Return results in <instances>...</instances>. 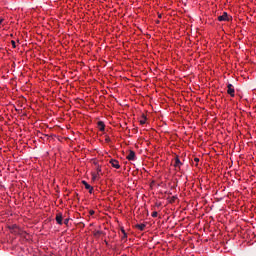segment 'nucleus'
<instances>
[{
	"label": "nucleus",
	"instance_id": "6ab92c4d",
	"mask_svg": "<svg viewBox=\"0 0 256 256\" xmlns=\"http://www.w3.org/2000/svg\"><path fill=\"white\" fill-rule=\"evenodd\" d=\"M97 173H101V167H97Z\"/></svg>",
	"mask_w": 256,
	"mask_h": 256
},
{
	"label": "nucleus",
	"instance_id": "7ed1b4c3",
	"mask_svg": "<svg viewBox=\"0 0 256 256\" xmlns=\"http://www.w3.org/2000/svg\"><path fill=\"white\" fill-rule=\"evenodd\" d=\"M135 158H136L135 151L130 150L129 154L126 156V159H128V161H135Z\"/></svg>",
	"mask_w": 256,
	"mask_h": 256
},
{
	"label": "nucleus",
	"instance_id": "aec40b11",
	"mask_svg": "<svg viewBox=\"0 0 256 256\" xmlns=\"http://www.w3.org/2000/svg\"><path fill=\"white\" fill-rule=\"evenodd\" d=\"M195 163H199V158H194Z\"/></svg>",
	"mask_w": 256,
	"mask_h": 256
},
{
	"label": "nucleus",
	"instance_id": "dca6fc26",
	"mask_svg": "<svg viewBox=\"0 0 256 256\" xmlns=\"http://www.w3.org/2000/svg\"><path fill=\"white\" fill-rule=\"evenodd\" d=\"M64 225H69V218H66V219L64 220Z\"/></svg>",
	"mask_w": 256,
	"mask_h": 256
},
{
	"label": "nucleus",
	"instance_id": "6e6552de",
	"mask_svg": "<svg viewBox=\"0 0 256 256\" xmlns=\"http://www.w3.org/2000/svg\"><path fill=\"white\" fill-rule=\"evenodd\" d=\"M97 126L99 131H105V122L104 121H98Z\"/></svg>",
	"mask_w": 256,
	"mask_h": 256
},
{
	"label": "nucleus",
	"instance_id": "f03ea898",
	"mask_svg": "<svg viewBox=\"0 0 256 256\" xmlns=\"http://www.w3.org/2000/svg\"><path fill=\"white\" fill-rule=\"evenodd\" d=\"M218 21H230L229 14H227V12H223V15L218 16Z\"/></svg>",
	"mask_w": 256,
	"mask_h": 256
},
{
	"label": "nucleus",
	"instance_id": "4be33fe9",
	"mask_svg": "<svg viewBox=\"0 0 256 256\" xmlns=\"http://www.w3.org/2000/svg\"><path fill=\"white\" fill-rule=\"evenodd\" d=\"M97 178V175H93V179H96Z\"/></svg>",
	"mask_w": 256,
	"mask_h": 256
},
{
	"label": "nucleus",
	"instance_id": "2eb2a0df",
	"mask_svg": "<svg viewBox=\"0 0 256 256\" xmlns=\"http://www.w3.org/2000/svg\"><path fill=\"white\" fill-rule=\"evenodd\" d=\"M121 232H122V234L124 235V237H127V232H125V229H121Z\"/></svg>",
	"mask_w": 256,
	"mask_h": 256
},
{
	"label": "nucleus",
	"instance_id": "20e7f679",
	"mask_svg": "<svg viewBox=\"0 0 256 256\" xmlns=\"http://www.w3.org/2000/svg\"><path fill=\"white\" fill-rule=\"evenodd\" d=\"M110 164L112 165V167H114V169H121V165H119V161L118 160L111 159L110 160Z\"/></svg>",
	"mask_w": 256,
	"mask_h": 256
},
{
	"label": "nucleus",
	"instance_id": "9d476101",
	"mask_svg": "<svg viewBox=\"0 0 256 256\" xmlns=\"http://www.w3.org/2000/svg\"><path fill=\"white\" fill-rule=\"evenodd\" d=\"M146 121H147V117H145V115H143V119L140 120V125H145Z\"/></svg>",
	"mask_w": 256,
	"mask_h": 256
},
{
	"label": "nucleus",
	"instance_id": "423d86ee",
	"mask_svg": "<svg viewBox=\"0 0 256 256\" xmlns=\"http://www.w3.org/2000/svg\"><path fill=\"white\" fill-rule=\"evenodd\" d=\"M82 184L84 185L85 189L89 191V193H93V186H90L89 183H87V181L83 180Z\"/></svg>",
	"mask_w": 256,
	"mask_h": 256
},
{
	"label": "nucleus",
	"instance_id": "39448f33",
	"mask_svg": "<svg viewBox=\"0 0 256 256\" xmlns=\"http://www.w3.org/2000/svg\"><path fill=\"white\" fill-rule=\"evenodd\" d=\"M174 161H175V163H174V167L177 169H180L181 168V165H183V163H181V160L179 159V156H176L175 158H174Z\"/></svg>",
	"mask_w": 256,
	"mask_h": 256
},
{
	"label": "nucleus",
	"instance_id": "f3484780",
	"mask_svg": "<svg viewBox=\"0 0 256 256\" xmlns=\"http://www.w3.org/2000/svg\"><path fill=\"white\" fill-rule=\"evenodd\" d=\"M158 213L157 211L152 212V217H157Z\"/></svg>",
	"mask_w": 256,
	"mask_h": 256
},
{
	"label": "nucleus",
	"instance_id": "4468645a",
	"mask_svg": "<svg viewBox=\"0 0 256 256\" xmlns=\"http://www.w3.org/2000/svg\"><path fill=\"white\" fill-rule=\"evenodd\" d=\"M105 141H106V143H111V138H110L109 136H107V137L105 138Z\"/></svg>",
	"mask_w": 256,
	"mask_h": 256
},
{
	"label": "nucleus",
	"instance_id": "412c9836",
	"mask_svg": "<svg viewBox=\"0 0 256 256\" xmlns=\"http://www.w3.org/2000/svg\"><path fill=\"white\" fill-rule=\"evenodd\" d=\"M122 239H127V237H125V234H123Z\"/></svg>",
	"mask_w": 256,
	"mask_h": 256
},
{
	"label": "nucleus",
	"instance_id": "f8f14e48",
	"mask_svg": "<svg viewBox=\"0 0 256 256\" xmlns=\"http://www.w3.org/2000/svg\"><path fill=\"white\" fill-rule=\"evenodd\" d=\"M177 201V196H172L170 199V203H175Z\"/></svg>",
	"mask_w": 256,
	"mask_h": 256
},
{
	"label": "nucleus",
	"instance_id": "5701e85b",
	"mask_svg": "<svg viewBox=\"0 0 256 256\" xmlns=\"http://www.w3.org/2000/svg\"><path fill=\"white\" fill-rule=\"evenodd\" d=\"M1 23H3V19L0 20V25H1Z\"/></svg>",
	"mask_w": 256,
	"mask_h": 256
},
{
	"label": "nucleus",
	"instance_id": "f257e3e1",
	"mask_svg": "<svg viewBox=\"0 0 256 256\" xmlns=\"http://www.w3.org/2000/svg\"><path fill=\"white\" fill-rule=\"evenodd\" d=\"M228 90L227 93L230 97H235V88L233 87V84H228Z\"/></svg>",
	"mask_w": 256,
	"mask_h": 256
},
{
	"label": "nucleus",
	"instance_id": "b1692460",
	"mask_svg": "<svg viewBox=\"0 0 256 256\" xmlns=\"http://www.w3.org/2000/svg\"><path fill=\"white\" fill-rule=\"evenodd\" d=\"M159 19H161V14L158 15Z\"/></svg>",
	"mask_w": 256,
	"mask_h": 256
},
{
	"label": "nucleus",
	"instance_id": "9b49d317",
	"mask_svg": "<svg viewBox=\"0 0 256 256\" xmlns=\"http://www.w3.org/2000/svg\"><path fill=\"white\" fill-rule=\"evenodd\" d=\"M102 234H103V232L100 231V230L95 231V232H94V237H99V236L102 235Z\"/></svg>",
	"mask_w": 256,
	"mask_h": 256
},
{
	"label": "nucleus",
	"instance_id": "ddd939ff",
	"mask_svg": "<svg viewBox=\"0 0 256 256\" xmlns=\"http://www.w3.org/2000/svg\"><path fill=\"white\" fill-rule=\"evenodd\" d=\"M11 45H12L13 49H15L17 47V45H16L14 40L11 41Z\"/></svg>",
	"mask_w": 256,
	"mask_h": 256
},
{
	"label": "nucleus",
	"instance_id": "0eeeda50",
	"mask_svg": "<svg viewBox=\"0 0 256 256\" xmlns=\"http://www.w3.org/2000/svg\"><path fill=\"white\" fill-rule=\"evenodd\" d=\"M56 222L58 223V225H63V214L62 213H58L56 215Z\"/></svg>",
	"mask_w": 256,
	"mask_h": 256
},
{
	"label": "nucleus",
	"instance_id": "a211bd4d",
	"mask_svg": "<svg viewBox=\"0 0 256 256\" xmlns=\"http://www.w3.org/2000/svg\"><path fill=\"white\" fill-rule=\"evenodd\" d=\"M89 213H90V215H95V211L94 210H90Z\"/></svg>",
	"mask_w": 256,
	"mask_h": 256
},
{
	"label": "nucleus",
	"instance_id": "1a4fd4ad",
	"mask_svg": "<svg viewBox=\"0 0 256 256\" xmlns=\"http://www.w3.org/2000/svg\"><path fill=\"white\" fill-rule=\"evenodd\" d=\"M136 229H139V231H145V224H136L135 225Z\"/></svg>",
	"mask_w": 256,
	"mask_h": 256
}]
</instances>
